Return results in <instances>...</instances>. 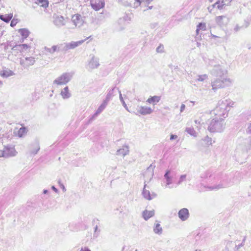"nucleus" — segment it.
I'll return each mask as SVG.
<instances>
[{
    "mask_svg": "<svg viewBox=\"0 0 251 251\" xmlns=\"http://www.w3.org/2000/svg\"><path fill=\"white\" fill-rule=\"evenodd\" d=\"M35 62V59L33 57H27L25 58H21L20 64L24 68H27L30 66L33 65Z\"/></svg>",
    "mask_w": 251,
    "mask_h": 251,
    "instance_id": "obj_1",
    "label": "nucleus"
},
{
    "mask_svg": "<svg viewBox=\"0 0 251 251\" xmlns=\"http://www.w3.org/2000/svg\"><path fill=\"white\" fill-rule=\"evenodd\" d=\"M90 4L93 9L98 11L104 7L105 2L103 0H91Z\"/></svg>",
    "mask_w": 251,
    "mask_h": 251,
    "instance_id": "obj_2",
    "label": "nucleus"
},
{
    "mask_svg": "<svg viewBox=\"0 0 251 251\" xmlns=\"http://www.w3.org/2000/svg\"><path fill=\"white\" fill-rule=\"evenodd\" d=\"M40 149L39 142L35 141L30 144L29 146V152L30 154L34 155L37 153Z\"/></svg>",
    "mask_w": 251,
    "mask_h": 251,
    "instance_id": "obj_3",
    "label": "nucleus"
},
{
    "mask_svg": "<svg viewBox=\"0 0 251 251\" xmlns=\"http://www.w3.org/2000/svg\"><path fill=\"white\" fill-rule=\"evenodd\" d=\"M4 157L15 156L17 153L14 147L6 146L3 148Z\"/></svg>",
    "mask_w": 251,
    "mask_h": 251,
    "instance_id": "obj_4",
    "label": "nucleus"
},
{
    "mask_svg": "<svg viewBox=\"0 0 251 251\" xmlns=\"http://www.w3.org/2000/svg\"><path fill=\"white\" fill-rule=\"evenodd\" d=\"M189 216V213L187 208H182L178 212L179 218L182 221L187 220Z\"/></svg>",
    "mask_w": 251,
    "mask_h": 251,
    "instance_id": "obj_5",
    "label": "nucleus"
},
{
    "mask_svg": "<svg viewBox=\"0 0 251 251\" xmlns=\"http://www.w3.org/2000/svg\"><path fill=\"white\" fill-rule=\"evenodd\" d=\"M14 75V73L13 71L5 68H3L2 70L0 72V75L3 77L6 78L12 76Z\"/></svg>",
    "mask_w": 251,
    "mask_h": 251,
    "instance_id": "obj_6",
    "label": "nucleus"
},
{
    "mask_svg": "<svg viewBox=\"0 0 251 251\" xmlns=\"http://www.w3.org/2000/svg\"><path fill=\"white\" fill-rule=\"evenodd\" d=\"M61 47H62L61 45H55V46H53L50 48H48V47H45V50L47 51H48L50 53H53L55 52H58V51L61 50Z\"/></svg>",
    "mask_w": 251,
    "mask_h": 251,
    "instance_id": "obj_7",
    "label": "nucleus"
},
{
    "mask_svg": "<svg viewBox=\"0 0 251 251\" xmlns=\"http://www.w3.org/2000/svg\"><path fill=\"white\" fill-rule=\"evenodd\" d=\"M84 42V40H81L77 42H72L66 45V49H73L76 47L81 45Z\"/></svg>",
    "mask_w": 251,
    "mask_h": 251,
    "instance_id": "obj_8",
    "label": "nucleus"
},
{
    "mask_svg": "<svg viewBox=\"0 0 251 251\" xmlns=\"http://www.w3.org/2000/svg\"><path fill=\"white\" fill-rule=\"evenodd\" d=\"M161 99V97L159 96H154L149 98L147 101L151 104L155 105Z\"/></svg>",
    "mask_w": 251,
    "mask_h": 251,
    "instance_id": "obj_9",
    "label": "nucleus"
},
{
    "mask_svg": "<svg viewBox=\"0 0 251 251\" xmlns=\"http://www.w3.org/2000/svg\"><path fill=\"white\" fill-rule=\"evenodd\" d=\"M143 217L145 220H147L154 215V210H145L143 212Z\"/></svg>",
    "mask_w": 251,
    "mask_h": 251,
    "instance_id": "obj_10",
    "label": "nucleus"
},
{
    "mask_svg": "<svg viewBox=\"0 0 251 251\" xmlns=\"http://www.w3.org/2000/svg\"><path fill=\"white\" fill-rule=\"evenodd\" d=\"M53 23L54 25L58 27L63 25V17L56 15L54 17Z\"/></svg>",
    "mask_w": 251,
    "mask_h": 251,
    "instance_id": "obj_11",
    "label": "nucleus"
},
{
    "mask_svg": "<svg viewBox=\"0 0 251 251\" xmlns=\"http://www.w3.org/2000/svg\"><path fill=\"white\" fill-rule=\"evenodd\" d=\"M18 32L21 34L22 37L23 41L25 39H26L29 35L30 32L26 28H21L18 30Z\"/></svg>",
    "mask_w": 251,
    "mask_h": 251,
    "instance_id": "obj_12",
    "label": "nucleus"
},
{
    "mask_svg": "<svg viewBox=\"0 0 251 251\" xmlns=\"http://www.w3.org/2000/svg\"><path fill=\"white\" fill-rule=\"evenodd\" d=\"M227 5L226 4V3H224V1L223 0H219L212 5L213 7H216L217 9L220 10L223 9Z\"/></svg>",
    "mask_w": 251,
    "mask_h": 251,
    "instance_id": "obj_13",
    "label": "nucleus"
},
{
    "mask_svg": "<svg viewBox=\"0 0 251 251\" xmlns=\"http://www.w3.org/2000/svg\"><path fill=\"white\" fill-rule=\"evenodd\" d=\"M81 17L80 14H75L72 16V20L74 23V25L76 26L77 25L81 22Z\"/></svg>",
    "mask_w": 251,
    "mask_h": 251,
    "instance_id": "obj_14",
    "label": "nucleus"
},
{
    "mask_svg": "<svg viewBox=\"0 0 251 251\" xmlns=\"http://www.w3.org/2000/svg\"><path fill=\"white\" fill-rule=\"evenodd\" d=\"M27 129L25 127H21L16 133L17 135L19 137H22L25 136L27 133Z\"/></svg>",
    "mask_w": 251,
    "mask_h": 251,
    "instance_id": "obj_15",
    "label": "nucleus"
},
{
    "mask_svg": "<svg viewBox=\"0 0 251 251\" xmlns=\"http://www.w3.org/2000/svg\"><path fill=\"white\" fill-rule=\"evenodd\" d=\"M63 84V75H60L57 78H56L53 83L54 87H57L59 85H62Z\"/></svg>",
    "mask_w": 251,
    "mask_h": 251,
    "instance_id": "obj_16",
    "label": "nucleus"
},
{
    "mask_svg": "<svg viewBox=\"0 0 251 251\" xmlns=\"http://www.w3.org/2000/svg\"><path fill=\"white\" fill-rule=\"evenodd\" d=\"M13 14H10L8 15L5 14V15H0V19H1L2 21L6 22L8 23L11 19L12 18Z\"/></svg>",
    "mask_w": 251,
    "mask_h": 251,
    "instance_id": "obj_17",
    "label": "nucleus"
},
{
    "mask_svg": "<svg viewBox=\"0 0 251 251\" xmlns=\"http://www.w3.org/2000/svg\"><path fill=\"white\" fill-rule=\"evenodd\" d=\"M35 2L38 4L40 5V6L44 7H46L48 6V4H49V3H48V1L47 0H36Z\"/></svg>",
    "mask_w": 251,
    "mask_h": 251,
    "instance_id": "obj_18",
    "label": "nucleus"
},
{
    "mask_svg": "<svg viewBox=\"0 0 251 251\" xmlns=\"http://www.w3.org/2000/svg\"><path fill=\"white\" fill-rule=\"evenodd\" d=\"M143 195L144 197L148 200H151L152 199L149 191L145 188L143 190Z\"/></svg>",
    "mask_w": 251,
    "mask_h": 251,
    "instance_id": "obj_19",
    "label": "nucleus"
},
{
    "mask_svg": "<svg viewBox=\"0 0 251 251\" xmlns=\"http://www.w3.org/2000/svg\"><path fill=\"white\" fill-rule=\"evenodd\" d=\"M162 230V229L160 225L158 223L156 224L154 228V231L156 233L159 234L161 233Z\"/></svg>",
    "mask_w": 251,
    "mask_h": 251,
    "instance_id": "obj_20",
    "label": "nucleus"
},
{
    "mask_svg": "<svg viewBox=\"0 0 251 251\" xmlns=\"http://www.w3.org/2000/svg\"><path fill=\"white\" fill-rule=\"evenodd\" d=\"M12 53H15L17 51H19L20 52L22 51L21 46L20 45H16L12 49Z\"/></svg>",
    "mask_w": 251,
    "mask_h": 251,
    "instance_id": "obj_21",
    "label": "nucleus"
},
{
    "mask_svg": "<svg viewBox=\"0 0 251 251\" xmlns=\"http://www.w3.org/2000/svg\"><path fill=\"white\" fill-rule=\"evenodd\" d=\"M70 96V93L69 92L68 87L64 89V98H67Z\"/></svg>",
    "mask_w": 251,
    "mask_h": 251,
    "instance_id": "obj_22",
    "label": "nucleus"
},
{
    "mask_svg": "<svg viewBox=\"0 0 251 251\" xmlns=\"http://www.w3.org/2000/svg\"><path fill=\"white\" fill-rule=\"evenodd\" d=\"M197 27H198L197 30H199L200 29L205 30L206 25L204 23H199V24L198 25Z\"/></svg>",
    "mask_w": 251,
    "mask_h": 251,
    "instance_id": "obj_23",
    "label": "nucleus"
},
{
    "mask_svg": "<svg viewBox=\"0 0 251 251\" xmlns=\"http://www.w3.org/2000/svg\"><path fill=\"white\" fill-rule=\"evenodd\" d=\"M134 0V3L133 4H131V6H133V7H137L139 5H140L141 1H140V0Z\"/></svg>",
    "mask_w": 251,
    "mask_h": 251,
    "instance_id": "obj_24",
    "label": "nucleus"
},
{
    "mask_svg": "<svg viewBox=\"0 0 251 251\" xmlns=\"http://www.w3.org/2000/svg\"><path fill=\"white\" fill-rule=\"evenodd\" d=\"M224 17H225L223 16H218V17H216V20L217 23H221V21H222L223 18H224Z\"/></svg>",
    "mask_w": 251,
    "mask_h": 251,
    "instance_id": "obj_25",
    "label": "nucleus"
},
{
    "mask_svg": "<svg viewBox=\"0 0 251 251\" xmlns=\"http://www.w3.org/2000/svg\"><path fill=\"white\" fill-rule=\"evenodd\" d=\"M17 24V20L13 19V20L11 21L10 25H11L12 27H14V26H15V25H16Z\"/></svg>",
    "mask_w": 251,
    "mask_h": 251,
    "instance_id": "obj_26",
    "label": "nucleus"
},
{
    "mask_svg": "<svg viewBox=\"0 0 251 251\" xmlns=\"http://www.w3.org/2000/svg\"><path fill=\"white\" fill-rule=\"evenodd\" d=\"M20 45L21 46L22 51L24 50H26L28 48V45L26 44H21Z\"/></svg>",
    "mask_w": 251,
    "mask_h": 251,
    "instance_id": "obj_27",
    "label": "nucleus"
},
{
    "mask_svg": "<svg viewBox=\"0 0 251 251\" xmlns=\"http://www.w3.org/2000/svg\"><path fill=\"white\" fill-rule=\"evenodd\" d=\"M224 1V3H226V4L227 6V5H229L231 1L232 0H223Z\"/></svg>",
    "mask_w": 251,
    "mask_h": 251,
    "instance_id": "obj_28",
    "label": "nucleus"
},
{
    "mask_svg": "<svg viewBox=\"0 0 251 251\" xmlns=\"http://www.w3.org/2000/svg\"><path fill=\"white\" fill-rule=\"evenodd\" d=\"M51 189L52 190L56 193L57 194H58L59 193V191L54 186H52L51 187Z\"/></svg>",
    "mask_w": 251,
    "mask_h": 251,
    "instance_id": "obj_29",
    "label": "nucleus"
},
{
    "mask_svg": "<svg viewBox=\"0 0 251 251\" xmlns=\"http://www.w3.org/2000/svg\"><path fill=\"white\" fill-rule=\"evenodd\" d=\"M4 157V149L0 150V157Z\"/></svg>",
    "mask_w": 251,
    "mask_h": 251,
    "instance_id": "obj_30",
    "label": "nucleus"
},
{
    "mask_svg": "<svg viewBox=\"0 0 251 251\" xmlns=\"http://www.w3.org/2000/svg\"><path fill=\"white\" fill-rule=\"evenodd\" d=\"M177 137V136L176 135H171V137H170V139L171 140H173V139H176Z\"/></svg>",
    "mask_w": 251,
    "mask_h": 251,
    "instance_id": "obj_31",
    "label": "nucleus"
},
{
    "mask_svg": "<svg viewBox=\"0 0 251 251\" xmlns=\"http://www.w3.org/2000/svg\"><path fill=\"white\" fill-rule=\"evenodd\" d=\"M80 251H91L90 250H89L88 248L85 247L84 248H82Z\"/></svg>",
    "mask_w": 251,
    "mask_h": 251,
    "instance_id": "obj_32",
    "label": "nucleus"
},
{
    "mask_svg": "<svg viewBox=\"0 0 251 251\" xmlns=\"http://www.w3.org/2000/svg\"><path fill=\"white\" fill-rule=\"evenodd\" d=\"M168 174H169V172H167L165 175V177L168 179V180H169V179H170L169 178V177L168 176Z\"/></svg>",
    "mask_w": 251,
    "mask_h": 251,
    "instance_id": "obj_33",
    "label": "nucleus"
},
{
    "mask_svg": "<svg viewBox=\"0 0 251 251\" xmlns=\"http://www.w3.org/2000/svg\"><path fill=\"white\" fill-rule=\"evenodd\" d=\"M43 193L44 194H48V191L47 190H44L43 191Z\"/></svg>",
    "mask_w": 251,
    "mask_h": 251,
    "instance_id": "obj_34",
    "label": "nucleus"
},
{
    "mask_svg": "<svg viewBox=\"0 0 251 251\" xmlns=\"http://www.w3.org/2000/svg\"><path fill=\"white\" fill-rule=\"evenodd\" d=\"M61 180H59L58 181V183L60 185V186H61V187H63V185L61 184Z\"/></svg>",
    "mask_w": 251,
    "mask_h": 251,
    "instance_id": "obj_35",
    "label": "nucleus"
},
{
    "mask_svg": "<svg viewBox=\"0 0 251 251\" xmlns=\"http://www.w3.org/2000/svg\"><path fill=\"white\" fill-rule=\"evenodd\" d=\"M3 85V83L2 81H0V88H1L2 87Z\"/></svg>",
    "mask_w": 251,
    "mask_h": 251,
    "instance_id": "obj_36",
    "label": "nucleus"
},
{
    "mask_svg": "<svg viewBox=\"0 0 251 251\" xmlns=\"http://www.w3.org/2000/svg\"><path fill=\"white\" fill-rule=\"evenodd\" d=\"M185 176H181V179L182 180L183 179H184L185 178Z\"/></svg>",
    "mask_w": 251,
    "mask_h": 251,
    "instance_id": "obj_37",
    "label": "nucleus"
},
{
    "mask_svg": "<svg viewBox=\"0 0 251 251\" xmlns=\"http://www.w3.org/2000/svg\"><path fill=\"white\" fill-rule=\"evenodd\" d=\"M60 95L63 96V91L62 90H61L60 92Z\"/></svg>",
    "mask_w": 251,
    "mask_h": 251,
    "instance_id": "obj_38",
    "label": "nucleus"
},
{
    "mask_svg": "<svg viewBox=\"0 0 251 251\" xmlns=\"http://www.w3.org/2000/svg\"><path fill=\"white\" fill-rule=\"evenodd\" d=\"M184 107H185V106L184 105H182L181 106V108H184Z\"/></svg>",
    "mask_w": 251,
    "mask_h": 251,
    "instance_id": "obj_39",
    "label": "nucleus"
}]
</instances>
